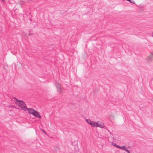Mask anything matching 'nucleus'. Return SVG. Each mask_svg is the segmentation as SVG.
<instances>
[{
  "instance_id": "nucleus-1",
  "label": "nucleus",
  "mask_w": 153,
  "mask_h": 153,
  "mask_svg": "<svg viewBox=\"0 0 153 153\" xmlns=\"http://www.w3.org/2000/svg\"><path fill=\"white\" fill-rule=\"evenodd\" d=\"M13 99L15 101L16 105L19 106L22 110L24 111H25L26 110L27 107L26 105L23 101H20L15 97H14Z\"/></svg>"
},
{
  "instance_id": "nucleus-2",
  "label": "nucleus",
  "mask_w": 153,
  "mask_h": 153,
  "mask_svg": "<svg viewBox=\"0 0 153 153\" xmlns=\"http://www.w3.org/2000/svg\"><path fill=\"white\" fill-rule=\"evenodd\" d=\"M26 110H27L28 113H29L33 115L34 114V113L35 112V111H36L32 108H27V109H26Z\"/></svg>"
},
{
  "instance_id": "nucleus-3",
  "label": "nucleus",
  "mask_w": 153,
  "mask_h": 153,
  "mask_svg": "<svg viewBox=\"0 0 153 153\" xmlns=\"http://www.w3.org/2000/svg\"><path fill=\"white\" fill-rule=\"evenodd\" d=\"M104 125L102 123H98V122H97V127H99L101 128H103L104 127Z\"/></svg>"
},
{
  "instance_id": "nucleus-4",
  "label": "nucleus",
  "mask_w": 153,
  "mask_h": 153,
  "mask_svg": "<svg viewBox=\"0 0 153 153\" xmlns=\"http://www.w3.org/2000/svg\"><path fill=\"white\" fill-rule=\"evenodd\" d=\"M33 115L36 117H37L39 118H41V116L40 115L39 113L36 111H35L34 113V114H33Z\"/></svg>"
},
{
  "instance_id": "nucleus-5",
  "label": "nucleus",
  "mask_w": 153,
  "mask_h": 153,
  "mask_svg": "<svg viewBox=\"0 0 153 153\" xmlns=\"http://www.w3.org/2000/svg\"><path fill=\"white\" fill-rule=\"evenodd\" d=\"M153 58V54H152L149 56L147 58V60L148 61H150L151 59Z\"/></svg>"
},
{
  "instance_id": "nucleus-6",
  "label": "nucleus",
  "mask_w": 153,
  "mask_h": 153,
  "mask_svg": "<svg viewBox=\"0 0 153 153\" xmlns=\"http://www.w3.org/2000/svg\"><path fill=\"white\" fill-rule=\"evenodd\" d=\"M90 125L92 127H97V122L92 121Z\"/></svg>"
},
{
  "instance_id": "nucleus-7",
  "label": "nucleus",
  "mask_w": 153,
  "mask_h": 153,
  "mask_svg": "<svg viewBox=\"0 0 153 153\" xmlns=\"http://www.w3.org/2000/svg\"><path fill=\"white\" fill-rule=\"evenodd\" d=\"M118 148L122 150H125V151H126V150H127V149L125 146H119V147Z\"/></svg>"
},
{
  "instance_id": "nucleus-8",
  "label": "nucleus",
  "mask_w": 153,
  "mask_h": 153,
  "mask_svg": "<svg viewBox=\"0 0 153 153\" xmlns=\"http://www.w3.org/2000/svg\"><path fill=\"white\" fill-rule=\"evenodd\" d=\"M57 89L59 93H61L62 92V88H61V87L60 88H57Z\"/></svg>"
},
{
  "instance_id": "nucleus-9",
  "label": "nucleus",
  "mask_w": 153,
  "mask_h": 153,
  "mask_svg": "<svg viewBox=\"0 0 153 153\" xmlns=\"http://www.w3.org/2000/svg\"><path fill=\"white\" fill-rule=\"evenodd\" d=\"M86 121L88 124L90 125H91V123L92 121L89 119H86Z\"/></svg>"
},
{
  "instance_id": "nucleus-10",
  "label": "nucleus",
  "mask_w": 153,
  "mask_h": 153,
  "mask_svg": "<svg viewBox=\"0 0 153 153\" xmlns=\"http://www.w3.org/2000/svg\"><path fill=\"white\" fill-rule=\"evenodd\" d=\"M112 145L114 146H115L117 148H119V145H117L116 144L114 143H112Z\"/></svg>"
},
{
  "instance_id": "nucleus-11",
  "label": "nucleus",
  "mask_w": 153,
  "mask_h": 153,
  "mask_svg": "<svg viewBox=\"0 0 153 153\" xmlns=\"http://www.w3.org/2000/svg\"><path fill=\"white\" fill-rule=\"evenodd\" d=\"M56 85L57 88H60L61 87L60 83H56Z\"/></svg>"
},
{
  "instance_id": "nucleus-12",
  "label": "nucleus",
  "mask_w": 153,
  "mask_h": 153,
  "mask_svg": "<svg viewBox=\"0 0 153 153\" xmlns=\"http://www.w3.org/2000/svg\"><path fill=\"white\" fill-rule=\"evenodd\" d=\"M126 151L127 152V153H130L128 149H127V150H126Z\"/></svg>"
},
{
  "instance_id": "nucleus-13",
  "label": "nucleus",
  "mask_w": 153,
  "mask_h": 153,
  "mask_svg": "<svg viewBox=\"0 0 153 153\" xmlns=\"http://www.w3.org/2000/svg\"><path fill=\"white\" fill-rule=\"evenodd\" d=\"M42 131L45 134H47L46 133V132L44 131L43 129H42Z\"/></svg>"
},
{
  "instance_id": "nucleus-14",
  "label": "nucleus",
  "mask_w": 153,
  "mask_h": 153,
  "mask_svg": "<svg viewBox=\"0 0 153 153\" xmlns=\"http://www.w3.org/2000/svg\"><path fill=\"white\" fill-rule=\"evenodd\" d=\"M31 35V34H30V33H29V34H28V35Z\"/></svg>"
},
{
  "instance_id": "nucleus-15",
  "label": "nucleus",
  "mask_w": 153,
  "mask_h": 153,
  "mask_svg": "<svg viewBox=\"0 0 153 153\" xmlns=\"http://www.w3.org/2000/svg\"><path fill=\"white\" fill-rule=\"evenodd\" d=\"M152 36L153 37V33L152 35Z\"/></svg>"
},
{
  "instance_id": "nucleus-16",
  "label": "nucleus",
  "mask_w": 153,
  "mask_h": 153,
  "mask_svg": "<svg viewBox=\"0 0 153 153\" xmlns=\"http://www.w3.org/2000/svg\"><path fill=\"white\" fill-rule=\"evenodd\" d=\"M3 0V1L4 0Z\"/></svg>"
}]
</instances>
